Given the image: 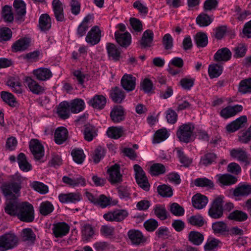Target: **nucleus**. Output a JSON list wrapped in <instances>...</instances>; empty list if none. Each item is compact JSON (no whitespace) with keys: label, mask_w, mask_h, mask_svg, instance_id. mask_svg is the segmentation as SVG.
Wrapping results in <instances>:
<instances>
[{"label":"nucleus","mask_w":251,"mask_h":251,"mask_svg":"<svg viewBox=\"0 0 251 251\" xmlns=\"http://www.w3.org/2000/svg\"><path fill=\"white\" fill-rule=\"evenodd\" d=\"M13 180L11 183H3L1 189L6 199L5 212L11 216H16L21 204L18 197L20 195L23 177L19 174H15L13 177Z\"/></svg>","instance_id":"1"},{"label":"nucleus","mask_w":251,"mask_h":251,"mask_svg":"<svg viewBox=\"0 0 251 251\" xmlns=\"http://www.w3.org/2000/svg\"><path fill=\"white\" fill-rule=\"evenodd\" d=\"M117 30L114 36L117 43L122 47L127 48L131 43V35L126 30V26L123 24H119L116 26Z\"/></svg>","instance_id":"2"},{"label":"nucleus","mask_w":251,"mask_h":251,"mask_svg":"<svg viewBox=\"0 0 251 251\" xmlns=\"http://www.w3.org/2000/svg\"><path fill=\"white\" fill-rule=\"evenodd\" d=\"M16 216L22 221L32 222L34 219V209L33 205L27 201L21 202Z\"/></svg>","instance_id":"3"},{"label":"nucleus","mask_w":251,"mask_h":251,"mask_svg":"<svg viewBox=\"0 0 251 251\" xmlns=\"http://www.w3.org/2000/svg\"><path fill=\"white\" fill-rule=\"evenodd\" d=\"M194 129V125L191 123L182 124L178 128L176 136L181 142L189 143L192 140Z\"/></svg>","instance_id":"4"},{"label":"nucleus","mask_w":251,"mask_h":251,"mask_svg":"<svg viewBox=\"0 0 251 251\" xmlns=\"http://www.w3.org/2000/svg\"><path fill=\"white\" fill-rule=\"evenodd\" d=\"M18 238L13 233H6L0 236V251H7L18 245Z\"/></svg>","instance_id":"5"},{"label":"nucleus","mask_w":251,"mask_h":251,"mask_svg":"<svg viewBox=\"0 0 251 251\" xmlns=\"http://www.w3.org/2000/svg\"><path fill=\"white\" fill-rule=\"evenodd\" d=\"M129 215V212L126 209H115L105 213L103 217L108 222H120L125 220Z\"/></svg>","instance_id":"6"},{"label":"nucleus","mask_w":251,"mask_h":251,"mask_svg":"<svg viewBox=\"0 0 251 251\" xmlns=\"http://www.w3.org/2000/svg\"><path fill=\"white\" fill-rule=\"evenodd\" d=\"M223 197L217 198L213 202L209 210L208 214L212 218L218 219L222 217L223 214Z\"/></svg>","instance_id":"7"},{"label":"nucleus","mask_w":251,"mask_h":251,"mask_svg":"<svg viewBox=\"0 0 251 251\" xmlns=\"http://www.w3.org/2000/svg\"><path fill=\"white\" fill-rule=\"evenodd\" d=\"M29 149L37 160H41L45 154L44 147L41 142L36 139H32L29 142Z\"/></svg>","instance_id":"8"},{"label":"nucleus","mask_w":251,"mask_h":251,"mask_svg":"<svg viewBox=\"0 0 251 251\" xmlns=\"http://www.w3.org/2000/svg\"><path fill=\"white\" fill-rule=\"evenodd\" d=\"M101 37V30L98 26H94L88 32L85 41L90 46H94L100 41Z\"/></svg>","instance_id":"9"},{"label":"nucleus","mask_w":251,"mask_h":251,"mask_svg":"<svg viewBox=\"0 0 251 251\" xmlns=\"http://www.w3.org/2000/svg\"><path fill=\"white\" fill-rule=\"evenodd\" d=\"M58 198L59 201L64 204L76 203L82 199V196L79 192L61 193L59 194Z\"/></svg>","instance_id":"10"},{"label":"nucleus","mask_w":251,"mask_h":251,"mask_svg":"<svg viewBox=\"0 0 251 251\" xmlns=\"http://www.w3.org/2000/svg\"><path fill=\"white\" fill-rule=\"evenodd\" d=\"M134 170L136 180L138 184L144 190H148L150 185L144 171L140 166L137 164L134 166Z\"/></svg>","instance_id":"11"},{"label":"nucleus","mask_w":251,"mask_h":251,"mask_svg":"<svg viewBox=\"0 0 251 251\" xmlns=\"http://www.w3.org/2000/svg\"><path fill=\"white\" fill-rule=\"evenodd\" d=\"M108 180L112 184L119 183L122 180V175L120 173L119 165L115 164L111 166L108 170Z\"/></svg>","instance_id":"12"},{"label":"nucleus","mask_w":251,"mask_h":251,"mask_svg":"<svg viewBox=\"0 0 251 251\" xmlns=\"http://www.w3.org/2000/svg\"><path fill=\"white\" fill-rule=\"evenodd\" d=\"M242 110L243 106L240 104L228 106L221 110L220 115L222 118L227 119L234 116Z\"/></svg>","instance_id":"13"},{"label":"nucleus","mask_w":251,"mask_h":251,"mask_svg":"<svg viewBox=\"0 0 251 251\" xmlns=\"http://www.w3.org/2000/svg\"><path fill=\"white\" fill-rule=\"evenodd\" d=\"M93 19L92 15H88L84 17L77 28L76 35L78 37H82L85 35L86 31L91 26V22L93 21Z\"/></svg>","instance_id":"14"},{"label":"nucleus","mask_w":251,"mask_h":251,"mask_svg":"<svg viewBox=\"0 0 251 251\" xmlns=\"http://www.w3.org/2000/svg\"><path fill=\"white\" fill-rule=\"evenodd\" d=\"M62 181L73 188L84 187L86 185V179L81 176L73 178L65 176L63 177Z\"/></svg>","instance_id":"15"},{"label":"nucleus","mask_w":251,"mask_h":251,"mask_svg":"<svg viewBox=\"0 0 251 251\" xmlns=\"http://www.w3.org/2000/svg\"><path fill=\"white\" fill-rule=\"evenodd\" d=\"M31 39L29 38H22L16 41L12 45L11 48L14 52L23 51L27 49L30 46Z\"/></svg>","instance_id":"16"},{"label":"nucleus","mask_w":251,"mask_h":251,"mask_svg":"<svg viewBox=\"0 0 251 251\" xmlns=\"http://www.w3.org/2000/svg\"><path fill=\"white\" fill-rule=\"evenodd\" d=\"M247 122V118L246 116H240L235 120L228 124L226 126V129L228 132H235L244 126Z\"/></svg>","instance_id":"17"},{"label":"nucleus","mask_w":251,"mask_h":251,"mask_svg":"<svg viewBox=\"0 0 251 251\" xmlns=\"http://www.w3.org/2000/svg\"><path fill=\"white\" fill-rule=\"evenodd\" d=\"M25 82L30 91L33 94L40 95L44 93L45 91L43 86L29 77L25 78Z\"/></svg>","instance_id":"18"},{"label":"nucleus","mask_w":251,"mask_h":251,"mask_svg":"<svg viewBox=\"0 0 251 251\" xmlns=\"http://www.w3.org/2000/svg\"><path fill=\"white\" fill-rule=\"evenodd\" d=\"M251 194V184L240 183L234 189L233 195L236 197H244Z\"/></svg>","instance_id":"19"},{"label":"nucleus","mask_w":251,"mask_h":251,"mask_svg":"<svg viewBox=\"0 0 251 251\" xmlns=\"http://www.w3.org/2000/svg\"><path fill=\"white\" fill-rule=\"evenodd\" d=\"M52 7L56 20L62 22L64 20L63 5L59 0H53Z\"/></svg>","instance_id":"20"},{"label":"nucleus","mask_w":251,"mask_h":251,"mask_svg":"<svg viewBox=\"0 0 251 251\" xmlns=\"http://www.w3.org/2000/svg\"><path fill=\"white\" fill-rule=\"evenodd\" d=\"M110 118L115 123H118L125 119V111L121 106H115L110 112Z\"/></svg>","instance_id":"21"},{"label":"nucleus","mask_w":251,"mask_h":251,"mask_svg":"<svg viewBox=\"0 0 251 251\" xmlns=\"http://www.w3.org/2000/svg\"><path fill=\"white\" fill-rule=\"evenodd\" d=\"M121 84L127 91H131L135 88L136 78L131 75H125L121 79Z\"/></svg>","instance_id":"22"},{"label":"nucleus","mask_w":251,"mask_h":251,"mask_svg":"<svg viewBox=\"0 0 251 251\" xmlns=\"http://www.w3.org/2000/svg\"><path fill=\"white\" fill-rule=\"evenodd\" d=\"M68 132L67 129L63 126L57 127L54 134V142L58 145L62 144L68 138Z\"/></svg>","instance_id":"23"},{"label":"nucleus","mask_w":251,"mask_h":251,"mask_svg":"<svg viewBox=\"0 0 251 251\" xmlns=\"http://www.w3.org/2000/svg\"><path fill=\"white\" fill-rule=\"evenodd\" d=\"M230 156L238 161L246 163L248 156L245 150L242 148L233 149L229 151Z\"/></svg>","instance_id":"24"},{"label":"nucleus","mask_w":251,"mask_h":251,"mask_svg":"<svg viewBox=\"0 0 251 251\" xmlns=\"http://www.w3.org/2000/svg\"><path fill=\"white\" fill-rule=\"evenodd\" d=\"M36 78L41 81H46L52 76L50 70L46 68H39L33 71Z\"/></svg>","instance_id":"25"},{"label":"nucleus","mask_w":251,"mask_h":251,"mask_svg":"<svg viewBox=\"0 0 251 251\" xmlns=\"http://www.w3.org/2000/svg\"><path fill=\"white\" fill-rule=\"evenodd\" d=\"M106 103V99L103 95H96L90 99L88 103L93 107L102 109L104 108Z\"/></svg>","instance_id":"26"},{"label":"nucleus","mask_w":251,"mask_h":251,"mask_svg":"<svg viewBox=\"0 0 251 251\" xmlns=\"http://www.w3.org/2000/svg\"><path fill=\"white\" fill-rule=\"evenodd\" d=\"M128 236L132 244L139 245L145 241L142 233L138 230L131 229L127 232Z\"/></svg>","instance_id":"27"},{"label":"nucleus","mask_w":251,"mask_h":251,"mask_svg":"<svg viewBox=\"0 0 251 251\" xmlns=\"http://www.w3.org/2000/svg\"><path fill=\"white\" fill-rule=\"evenodd\" d=\"M106 49L108 57L115 61L119 60L121 57V51L119 47L114 44L107 43Z\"/></svg>","instance_id":"28"},{"label":"nucleus","mask_w":251,"mask_h":251,"mask_svg":"<svg viewBox=\"0 0 251 251\" xmlns=\"http://www.w3.org/2000/svg\"><path fill=\"white\" fill-rule=\"evenodd\" d=\"M125 130L122 126H110L106 130V134L107 137L112 139H118L124 134Z\"/></svg>","instance_id":"29"},{"label":"nucleus","mask_w":251,"mask_h":251,"mask_svg":"<svg viewBox=\"0 0 251 251\" xmlns=\"http://www.w3.org/2000/svg\"><path fill=\"white\" fill-rule=\"evenodd\" d=\"M231 52L227 48H223L218 50L214 55V59L217 61L226 62L231 57Z\"/></svg>","instance_id":"30"},{"label":"nucleus","mask_w":251,"mask_h":251,"mask_svg":"<svg viewBox=\"0 0 251 251\" xmlns=\"http://www.w3.org/2000/svg\"><path fill=\"white\" fill-rule=\"evenodd\" d=\"M70 227L66 223H58L54 225L53 232L56 237L65 236L69 232Z\"/></svg>","instance_id":"31"},{"label":"nucleus","mask_w":251,"mask_h":251,"mask_svg":"<svg viewBox=\"0 0 251 251\" xmlns=\"http://www.w3.org/2000/svg\"><path fill=\"white\" fill-rule=\"evenodd\" d=\"M70 107L69 102L64 101L61 102L58 106L57 113L59 117L63 119H67L70 115Z\"/></svg>","instance_id":"32"},{"label":"nucleus","mask_w":251,"mask_h":251,"mask_svg":"<svg viewBox=\"0 0 251 251\" xmlns=\"http://www.w3.org/2000/svg\"><path fill=\"white\" fill-rule=\"evenodd\" d=\"M217 180L221 185H230L235 184L237 181L235 176L231 175L219 174L216 176Z\"/></svg>","instance_id":"33"},{"label":"nucleus","mask_w":251,"mask_h":251,"mask_svg":"<svg viewBox=\"0 0 251 251\" xmlns=\"http://www.w3.org/2000/svg\"><path fill=\"white\" fill-rule=\"evenodd\" d=\"M17 162L20 169L23 172H27L32 170V166L24 153H20L18 155Z\"/></svg>","instance_id":"34"},{"label":"nucleus","mask_w":251,"mask_h":251,"mask_svg":"<svg viewBox=\"0 0 251 251\" xmlns=\"http://www.w3.org/2000/svg\"><path fill=\"white\" fill-rule=\"evenodd\" d=\"M69 106L72 113H78L84 109L85 104L82 99H76L69 103Z\"/></svg>","instance_id":"35"},{"label":"nucleus","mask_w":251,"mask_h":251,"mask_svg":"<svg viewBox=\"0 0 251 251\" xmlns=\"http://www.w3.org/2000/svg\"><path fill=\"white\" fill-rule=\"evenodd\" d=\"M13 6L15 9V15L18 16V19L25 15L26 13V5L23 0H15L13 2Z\"/></svg>","instance_id":"36"},{"label":"nucleus","mask_w":251,"mask_h":251,"mask_svg":"<svg viewBox=\"0 0 251 251\" xmlns=\"http://www.w3.org/2000/svg\"><path fill=\"white\" fill-rule=\"evenodd\" d=\"M170 133L166 128H161L157 130L154 134L152 143H160L166 140L169 136Z\"/></svg>","instance_id":"37"},{"label":"nucleus","mask_w":251,"mask_h":251,"mask_svg":"<svg viewBox=\"0 0 251 251\" xmlns=\"http://www.w3.org/2000/svg\"><path fill=\"white\" fill-rule=\"evenodd\" d=\"M54 209L53 205L48 201H42L39 206V212L43 216L49 215L53 211Z\"/></svg>","instance_id":"38"},{"label":"nucleus","mask_w":251,"mask_h":251,"mask_svg":"<svg viewBox=\"0 0 251 251\" xmlns=\"http://www.w3.org/2000/svg\"><path fill=\"white\" fill-rule=\"evenodd\" d=\"M29 186L34 191L42 195L48 193L49 191V187L43 182L33 181L30 182Z\"/></svg>","instance_id":"39"},{"label":"nucleus","mask_w":251,"mask_h":251,"mask_svg":"<svg viewBox=\"0 0 251 251\" xmlns=\"http://www.w3.org/2000/svg\"><path fill=\"white\" fill-rule=\"evenodd\" d=\"M51 19L47 14H42L39 19V26L42 31H47L50 28Z\"/></svg>","instance_id":"40"},{"label":"nucleus","mask_w":251,"mask_h":251,"mask_svg":"<svg viewBox=\"0 0 251 251\" xmlns=\"http://www.w3.org/2000/svg\"><path fill=\"white\" fill-rule=\"evenodd\" d=\"M95 232L92 226L89 224L84 225L82 227V239L88 242L93 237Z\"/></svg>","instance_id":"41"},{"label":"nucleus","mask_w":251,"mask_h":251,"mask_svg":"<svg viewBox=\"0 0 251 251\" xmlns=\"http://www.w3.org/2000/svg\"><path fill=\"white\" fill-rule=\"evenodd\" d=\"M7 86L10 88L12 92L16 94H22L23 91L21 83L15 78H10L7 81Z\"/></svg>","instance_id":"42"},{"label":"nucleus","mask_w":251,"mask_h":251,"mask_svg":"<svg viewBox=\"0 0 251 251\" xmlns=\"http://www.w3.org/2000/svg\"><path fill=\"white\" fill-rule=\"evenodd\" d=\"M3 101L11 107H15L18 105V102L14 95L10 93L2 91L0 95Z\"/></svg>","instance_id":"43"},{"label":"nucleus","mask_w":251,"mask_h":251,"mask_svg":"<svg viewBox=\"0 0 251 251\" xmlns=\"http://www.w3.org/2000/svg\"><path fill=\"white\" fill-rule=\"evenodd\" d=\"M223 66L218 64H213L209 65L208 67V74L211 78H217L222 73Z\"/></svg>","instance_id":"44"},{"label":"nucleus","mask_w":251,"mask_h":251,"mask_svg":"<svg viewBox=\"0 0 251 251\" xmlns=\"http://www.w3.org/2000/svg\"><path fill=\"white\" fill-rule=\"evenodd\" d=\"M238 91L242 94L251 93V77L243 79L240 82Z\"/></svg>","instance_id":"45"},{"label":"nucleus","mask_w":251,"mask_h":251,"mask_svg":"<svg viewBox=\"0 0 251 251\" xmlns=\"http://www.w3.org/2000/svg\"><path fill=\"white\" fill-rule=\"evenodd\" d=\"M176 155L180 163L184 167H188L192 163V159L187 156L182 149H176Z\"/></svg>","instance_id":"46"},{"label":"nucleus","mask_w":251,"mask_h":251,"mask_svg":"<svg viewBox=\"0 0 251 251\" xmlns=\"http://www.w3.org/2000/svg\"><path fill=\"white\" fill-rule=\"evenodd\" d=\"M212 228L215 234H223L228 231L226 224L223 221L213 223Z\"/></svg>","instance_id":"47"},{"label":"nucleus","mask_w":251,"mask_h":251,"mask_svg":"<svg viewBox=\"0 0 251 251\" xmlns=\"http://www.w3.org/2000/svg\"><path fill=\"white\" fill-rule=\"evenodd\" d=\"M71 155L73 160L78 164H82L85 158V155L82 149H75L73 150Z\"/></svg>","instance_id":"48"},{"label":"nucleus","mask_w":251,"mask_h":251,"mask_svg":"<svg viewBox=\"0 0 251 251\" xmlns=\"http://www.w3.org/2000/svg\"><path fill=\"white\" fill-rule=\"evenodd\" d=\"M153 37V32L150 30H146L143 35L140 41L141 45L143 47H150L151 46Z\"/></svg>","instance_id":"49"},{"label":"nucleus","mask_w":251,"mask_h":251,"mask_svg":"<svg viewBox=\"0 0 251 251\" xmlns=\"http://www.w3.org/2000/svg\"><path fill=\"white\" fill-rule=\"evenodd\" d=\"M83 134L84 139L90 142L97 136V130L94 126L89 125L85 127Z\"/></svg>","instance_id":"50"},{"label":"nucleus","mask_w":251,"mask_h":251,"mask_svg":"<svg viewBox=\"0 0 251 251\" xmlns=\"http://www.w3.org/2000/svg\"><path fill=\"white\" fill-rule=\"evenodd\" d=\"M248 218V215L244 212L240 210H235L230 213L228 216L229 220L239 222L246 221Z\"/></svg>","instance_id":"51"},{"label":"nucleus","mask_w":251,"mask_h":251,"mask_svg":"<svg viewBox=\"0 0 251 251\" xmlns=\"http://www.w3.org/2000/svg\"><path fill=\"white\" fill-rule=\"evenodd\" d=\"M166 171V167L161 163H154L150 167V173L152 176H159L163 174Z\"/></svg>","instance_id":"52"},{"label":"nucleus","mask_w":251,"mask_h":251,"mask_svg":"<svg viewBox=\"0 0 251 251\" xmlns=\"http://www.w3.org/2000/svg\"><path fill=\"white\" fill-rule=\"evenodd\" d=\"M153 211L155 216L161 220H165L167 218V212L164 205H154Z\"/></svg>","instance_id":"53"},{"label":"nucleus","mask_w":251,"mask_h":251,"mask_svg":"<svg viewBox=\"0 0 251 251\" xmlns=\"http://www.w3.org/2000/svg\"><path fill=\"white\" fill-rule=\"evenodd\" d=\"M110 97L114 102L121 103L125 99V96L121 89L115 87L112 89L110 93Z\"/></svg>","instance_id":"54"},{"label":"nucleus","mask_w":251,"mask_h":251,"mask_svg":"<svg viewBox=\"0 0 251 251\" xmlns=\"http://www.w3.org/2000/svg\"><path fill=\"white\" fill-rule=\"evenodd\" d=\"M195 80V78L187 75L180 80L179 84L183 89L190 90L194 86Z\"/></svg>","instance_id":"55"},{"label":"nucleus","mask_w":251,"mask_h":251,"mask_svg":"<svg viewBox=\"0 0 251 251\" xmlns=\"http://www.w3.org/2000/svg\"><path fill=\"white\" fill-rule=\"evenodd\" d=\"M193 206L196 209H201L204 207V196L197 193L192 198Z\"/></svg>","instance_id":"56"},{"label":"nucleus","mask_w":251,"mask_h":251,"mask_svg":"<svg viewBox=\"0 0 251 251\" xmlns=\"http://www.w3.org/2000/svg\"><path fill=\"white\" fill-rule=\"evenodd\" d=\"M189 240L193 244L199 245L202 243L203 236L200 232L195 231H191L189 234Z\"/></svg>","instance_id":"57"},{"label":"nucleus","mask_w":251,"mask_h":251,"mask_svg":"<svg viewBox=\"0 0 251 251\" xmlns=\"http://www.w3.org/2000/svg\"><path fill=\"white\" fill-rule=\"evenodd\" d=\"M36 236L33 231L30 228H25L23 230V239L27 244L34 243Z\"/></svg>","instance_id":"58"},{"label":"nucleus","mask_w":251,"mask_h":251,"mask_svg":"<svg viewBox=\"0 0 251 251\" xmlns=\"http://www.w3.org/2000/svg\"><path fill=\"white\" fill-rule=\"evenodd\" d=\"M158 194L163 197H171L173 195L172 188L166 184L161 185L157 187Z\"/></svg>","instance_id":"59"},{"label":"nucleus","mask_w":251,"mask_h":251,"mask_svg":"<svg viewBox=\"0 0 251 251\" xmlns=\"http://www.w3.org/2000/svg\"><path fill=\"white\" fill-rule=\"evenodd\" d=\"M2 16L6 22H11L14 19L13 13L12 12V8L8 5H5L2 11Z\"/></svg>","instance_id":"60"},{"label":"nucleus","mask_w":251,"mask_h":251,"mask_svg":"<svg viewBox=\"0 0 251 251\" xmlns=\"http://www.w3.org/2000/svg\"><path fill=\"white\" fill-rule=\"evenodd\" d=\"M234 57L235 58H241L244 56L247 51V47L244 44H240L235 47L233 49Z\"/></svg>","instance_id":"61"},{"label":"nucleus","mask_w":251,"mask_h":251,"mask_svg":"<svg viewBox=\"0 0 251 251\" xmlns=\"http://www.w3.org/2000/svg\"><path fill=\"white\" fill-rule=\"evenodd\" d=\"M12 35V33L10 28L6 27L0 28V42L10 40Z\"/></svg>","instance_id":"62"},{"label":"nucleus","mask_w":251,"mask_h":251,"mask_svg":"<svg viewBox=\"0 0 251 251\" xmlns=\"http://www.w3.org/2000/svg\"><path fill=\"white\" fill-rule=\"evenodd\" d=\"M219 243V240L213 237L208 238L205 244V251H215Z\"/></svg>","instance_id":"63"},{"label":"nucleus","mask_w":251,"mask_h":251,"mask_svg":"<svg viewBox=\"0 0 251 251\" xmlns=\"http://www.w3.org/2000/svg\"><path fill=\"white\" fill-rule=\"evenodd\" d=\"M170 210L171 212L175 216H181L184 214V208L176 202L170 205Z\"/></svg>","instance_id":"64"}]
</instances>
